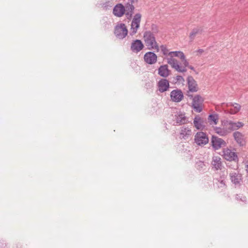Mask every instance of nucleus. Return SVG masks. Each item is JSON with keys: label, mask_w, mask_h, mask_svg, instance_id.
<instances>
[{"label": "nucleus", "mask_w": 248, "mask_h": 248, "mask_svg": "<svg viewBox=\"0 0 248 248\" xmlns=\"http://www.w3.org/2000/svg\"><path fill=\"white\" fill-rule=\"evenodd\" d=\"M144 47V45L140 40L134 41L131 46V49L132 51L138 53Z\"/></svg>", "instance_id": "4468645a"}, {"label": "nucleus", "mask_w": 248, "mask_h": 248, "mask_svg": "<svg viewBox=\"0 0 248 248\" xmlns=\"http://www.w3.org/2000/svg\"><path fill=\"white\" fill-rule=\"evenodd\" d=\"M159 90L161 92H164L168 90L169 87V83L166 79H162L158 83Z\"/></svg>", "instance_id": "aec40b11"}, {"label": "nucleus", "mask_w": 248, "mask_h": 248, "mask_svg": "<svg viewBox=\"0 0 248 248\" xmlns=\"http://www.w3.org/2000/svg\"><path fill=\"white\" fill-rule=\"evenodd\" d=\"M114 33L117 38L123 39L127 35L128 30L124 24L120 23L115 26Z\"/></svg>", "instance_id": "20e7f679"}, {"label": "nucleus", "mask_w": 248, "mask_h": 248, "mask_svg": "<svg viewBox=\"0 0 248 248\" xmlns=\"http://www.w3.org/2000/svg\"><path fill=\"white\" fill-rule=\"evenodd\" d=\"M220 184H221V185H222L223 186H225V184L224 183V182H223V181H221L220 182Z\"/></svg>", "instance_id": "cd10ccee"}, {"label": "nucleus", "mask_w": 248, "mask_h": 248, "mask_svg": "<svg viewBox=\"0 0 248 248\" xmlns=\"http://www.w3.org/2000/svg\"><path fill=\"white\" fill-rule=\"evenodd\" d=\"M231 181L235 185L239 184L242 181V175L235 172L230 173Z\"/></svg>", "instance_id": "5701e85b"}, {"label": "nucleus", "mask_w": 248, "mask_h": 248, "mask_svg": "<svg viewBox=\"0 0 248 248\" xmlns=\"http://www.w3.org/2000/svg\"><path fill=\"white\" fill-rule=\"evenodd\" d=\"M222 106L223 108L226 107V111H228L231 114H235L238 112L241 108V106L236 103H229L225 104L223 103Z\"/></svg>", "instance_id": "6e6552de"}, {"label": "nucleus", "mask_w": 248, "mask_h": 248, "mask_svg": "<svg viewBox=\"0 0 248 248\" xmlns=\"http://www.w3.org/2000/svg\"><path fill=\"white\" fill-rule=\"evenodd\" d=\"M226 121L227 122V124L230 128L231 132L233 130L239 129L240 128L243 127L244 125V124L240 122H233L232 121L228 120H226Z\"/></svg>", "instance_id": "a211bd4d"}, {"label": "nucleus", "mask_w": 248, "mask_h": 248, "mask_svg": "<svg viewBox=\"0 0 248 248\" xmlns=\"http://www.w3.org/2000/svg\"><path fill=\"white\" fill-rule=\"evenodd\" d=\"M233 137L237 143L240 146L246 145V140L244 135L240 132L236 131L233 133Z\"/></svg>", "instance_id": "2eb2a0df"}, {"label": "nucleus", "mask_w": 248, "mask_h": 248, "mask_svg": "<svg viewBox=\"0 0 248 248\" xmlns=\"http://www.w3.org/2000/svg\"><path fill=\"white\" fill-rule=\"evenodd\" d=\"M170 71L167 64L161 65L158 68V74L162 77L166 78L170 75Z\"/></svg>", "instance_id": "412c9836"}, {"label": "nucleus", "mask_w": 248, "mask_h": 248, "mask_svg": "<svg viewBox=\"0 0 248 248\" xmlns=\"http://www.w3.org/2000/svg\"><path fill=\"white\" fill-rule=\"evenodd\" d=\"M204 52V50L202 49H199L195 51L197 55H200Z\"/></svg>", "instance_id": "bb28decb"}, {"label": "nucleus", "mask_w": 248, "mask_h": 248, "mask_svg": "<svg viewBox=\"0 0 248 248\" xmlns=\"http://www.w3.org/2000/svg\"><path fill=\"white\" fill-rule=\"evenodd\" d=\"M141 20V15L140 14H136L131 23V31L133 34L137 32L138 29L140 27V24Z\"/></svg>", "instance_id": "9b49d317"}, {"label": "nucleus", "mask_w": 248, "mask_h": 248, "mask_svg": "<svg viewBox=\"0 0 248 248\" xmlns=\"http://www.w3.org/2000/svg\"><path fill=\"white\" fill-rule=\"evenodd\" d=\"M246 167L248 169V165H247Z\"/></svg>", "instance_id": "c756f323"}, {"label": "nucleus", "mask_w": 248, "mask_h": 248, "mask_svg": "<svg viewBox=\"0 0 248 248\" xmlns=\"http://www.w3.org/2000/svg\"><path fill=\"white\" fill-rule=\"evenodd\" d=\"M134 6L130 4H127L124 7L123 4L119 3L117 4L113 8L114 15L118 17L122 16L124 13L130 17L132 15Z\"/></svg>", "instance_id": "f03ea898"}, {"label": "nucleus", "mask_w": 248, "mask_h": 248, "mask_svg": "<svg viewBox=\"0 0 248 248\" xmlns=\"http://www.w3.org/2000/svg\"><path fill=\"white\" fill-rule=\"evenodd\" d=\"M204 99L200 95H196L192 100V107L197 112H201L202 110Z\"/></svg>", "instance_id": "0eeeda50"}, {"label": "nucleus", "mask_w": 248, "mask_h": 248, "mask_svg": "<svg viewBox=\"0 0 248 248\" xmlns=\"http://www.w3.org/2000/svg\"><path fill=\"white\" fill-rule=\"evenodd\" d=\"M195 127L199 130H202L204 128V121L199 116H196L193 121Z\"/></svg>", "instance_id": "4be33fe9"}, {"label": "nucleus", "mask_w": 248, "mask_h": 248, "mask_svg": "<svg viewBox=\"0 0 248 248\" xmlns=\"http://www.w3.org/2000/svg\"><path fill=\"white\" fill-rule=\"evenodd\" d=\"M187 67H188L190 69H193V67L191 66H189V65L187 66ZM187 67V66L186 67V68Z\"/></svg>", "instance_id": "c85d7f7f"}, {"label": "nucleus", "mask_w": 248, "mask_h": 248, "mask_svg": "<svg viewBox=\"0 0 248 248\" xmlns=\"http://www.w3.org/2000/svg\"><path fill=\"white\" fill-rule=\"evenodd\" d=\"M144 59L146 63L152 64L155 63L157 61V56L153 52H148L145 54Z\"/></svg>", "instance_id": "ddd939ff"}, {"label": "nucleus", "mask_w": 248, "mask_h": 248, "mask_svg": "<svg viewBox=\"0 0 248 248\" xmlns=\"http://www.w3.org/2000/svg\"><path fill=\"white\" fill-rule=\"evenodd\" d=\"M214 130L216 133L221 137H225L231 133L226 120L221 121V127H214Z\"/></svg>", "instance_id": "423d86ee"}, {"label": "nucleus", "mask_w": 248, "mask_h": 248, "mask_svg": "<svg viewBox=\"0 0 248 248\" xmlns=\"http://www.w3.org/2000/svg\"><path fill=\"white\" fill-rule=\"evenodd\" d=\"M212 165L216 170H221L222 164L221 158L219 156L213 157Z\"/></svg>", "instance_id": "6ab92c4d"}, {"label": "nucleus", "mask_w": 248, "mask_h": 248, "mask_svg": "<svg viewBox=\"0 0 248 248\" xmlns=\"http://www.w3.org/2000/svg\"><path fill=\"white\" fill-rule=\"evenodd\" d=\"M188 87L189 91L196 92L198 90V87L196 81L191 77L187 78Z\"/></svg>", "instance_id": "dca6fc26"}, {"label": "nucleus", "mask_w": 248, "mask_h": 248, "mask_svg": "<svg viewBox=\"0 0 248 248\" xmlns=\"http://www.w3.org/2000/svg\"><path fill=\"white\" fill-rule=\"evenodd\" d=\"M219 120L218 116L217 114H210L208 116V121L209 124L211 125H216L217 124Z\"/></svg>", "instance_id": "b1692460"}, {"label": "nucleus", "mask_w": 248, "mask_h": 248, "mask_svg": "<svg viewBox=\"0 0 248 248\" xmlns=\"http://www.w3.org/2000/svg\"><path fill=\"white\" fill-rule=\"evenodd\" d=\"M211 143L215 150H218L222 147H225L227 145L226 142L224 140L216 136L212 137Z\"/></svg>", "instance_id": "1a4fd4ad"}, {"label": "nucleus", "mask_w": 248, "mask_h": 248, "mask_svg": "<svg viewBox=\"0 0 248 248\" xmlns=\"http://www.w3.org/2000/svg\"><path fill=\"white\" fill-rule=\"evenodd\" d=\"M199 33V31L198 30H193L189 34L190 39L193 40Z\"/></svg>", "instance_id": "a878e982"}, {"label": "nucleus", "mask_w": 248, "mask_h": 248, "mask_svg": "<svg viewBox=\"0 0 248 248\" xmlns=\"http://www.w3.org/2000/svg\"><path fill=\"white\" fill-rule=\"evenodd\" d=\"M157 52L160 51L164 55H168L167 62L172 68L179 72H186V67L188 65V62L186 59L184 53L181 51H169L167 47L164 45L159 47Z\"/></svg>", "instance_id": "f257e3e1"}, {"label": "nucleus", "mask_w": 248, "mask_h": 248, "mask_svg": "<svg viewBox=\"0 0 248 248\" xmlns=\"http://www.w3.org/2000/svg\"><path fill=\"white\" fill-rule=\"evenodd\" d=\"M143 40L148 48L158 50L159 46L154 34L150 31H146L143 34Z\"/></svg>", "instance_id": "7ed1b4c3"}, {"label": "nucleus", "mask_w": 248, "mask_h": 248, "mask_svg": "<svg viewBox=\"0 0 248 248\" xmlns=\"http://www.w3.org/2000/svg\"><path fill=\"white\" fill-rule=\"evenodd\" d=\"M192 134L191 130L187 127H183L181 128L180 132V138L186 140L191 136Z\"/></svg>", "instance_id": "f3484780"}, {"label": "nucleus", "mask_w": 248, "mask_h": 248, "mask_svg": "<svg viewBox=\"0 0 248 248\" xmlns=\"http://www.w3.org/2000/svg\"><path fill=\"white\" fill-rule=\"evenodd\" d=\"M222 156L224 159L229 161H237L238 156L236 153L228 147L224 148L222 151Z\"/></svg>", "instance_id": "39448f33"}, {"label": "nucleus", "mask_w": 248, "mask_h": 248, "mask_svg": "<svg viewBox=\"0 0 248 248\" xmlns=\"http://www.w3.org/2000/svg\"><path fill=\"white\" fill-rule=\"evenodd\" d=\"M176 121L177 124H186L188 120L184 114H180L176 116Z\"/></svg>", "instance_id": "393cba45"}, {"label": "nucleus", "mask_w": 248, "mask_h": 248, "mask_svg": "<svg viewBox=\"0 0 248 248\" xmlns=\"http://www.w3.org/2000/svg\"><path fill=\"white\" fill-rule=\"evenodd\" d=\"M196 143L199 145H205L208 142V138L205 133L202 132H198L195 136Z\"/></svg>", "instance_id": "9d476101"}, {"label": "nucleus", "mask_w": 248, "mask_h": 248, "mask_svg": "<svg viewBox=\"0 0 248 248\" xmlns=\"http://www.w3.org/2000/svg\"><path fill=\"white\" fill-rule=\"evenodd\" d=\"M183 97L184 95L181 90H174L170 93V98L173 102H179L183 99Z\"/></svg>", "instance_id": "f8f14e48"}]
</instances>
